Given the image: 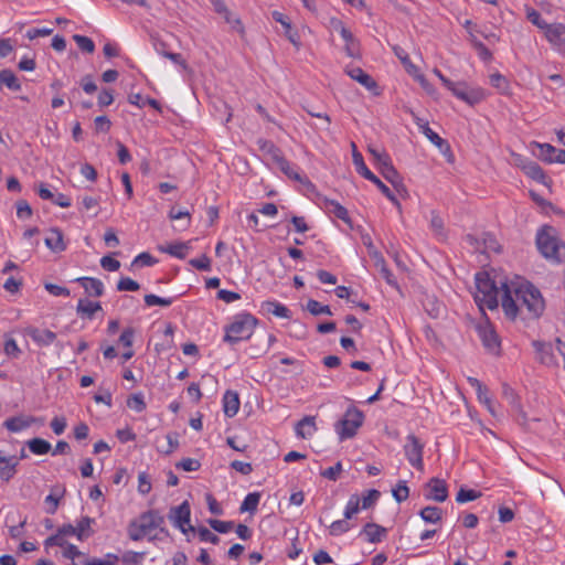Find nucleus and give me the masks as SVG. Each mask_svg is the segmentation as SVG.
<instances>
[{"label": "nucleus", "mask_w": 565, "mask_h": 565, "mask_svg": "<svg viewBox=\"0 0 565 565\" xmlns=\"http://www.w3.org/2000/svg\"><path fill=\"white\" fill-rule=\"evenodd\" d=\"M102 310V305L98 301H90L87 299H79L76 312L78 316L93 319L97 311Z\"/></svg>", "instance_id": "obj_26"}, {"label": "nucleus", "mask_w": 565, "mask_h": 565, "mask_svg": "<svg viewBox=\"0 0 565 565\" xmlns=\"http://www.w3.org/2000/svg\"><path fill=\"white\" fill-rule=\"evenodd\" d=\"M478 334L482 341L484 349L495 356L501 355V340L492 324L487 320L477 327Z\"/></svg>", "instance_id": "obj_7"}, {"label": "nucleus", "mask_w": 565, "mask_h": 565, "mask_svg": "<svg viewBox=\"0 0 565 565\" xmlns=\"http://www.w3.org/2000/svg\"><path fill=\"white\" fill-rule=\"evenodd\" d=\"M536 246L540 253L555 263H561L563 258L562 250L565 245L555 236V228L550 225L541 227L536 234Z\"/></svg>", "instance_id": "obj_2"}, {"label": "nucleus", "mask_w": 565, "mask_h": 565, "mask_svg": "<svg viewBox=\"0 0 565 565\" xmlns=\"http://www.w3.org/2000/svg\"><path fill=\"white\" fill-rule=\"evenodd\" d=\"M352 148V159L353 163L356 168V171L363 177L367 178L372 173V171L365 166L362 154L358 151L356 145L351 142Z\"/></svg>", "instance_id": "obj_35"}, {"label": "nucleus", "mask_w": 565, "mask_h": 565, "mask_svg": "<svg viewBox=\"0 0 565 565\" xmlns=\"http://www.w3.org/2000/svg\"><path fill=\"white\" fill-rule=\"evenodd\" d=\"M524 173L531 179L542 183L547 184L548 177L545 174L541 166L534 161L526 162L522 167Z\"/></svg>", "instance_id": "obj_27"}, {"label": "nucleus", "mask_w": 565, "mask_h": 565, "mask_svg": "<svg viewBox=\"0 0 565 565\" xmlns=\"http://www.w3.org/2000/svg\"><path fill=\"white\" fill-rule=\"evenodd\" d=\"M92 523H94V519L89 518V516H83L78 523H77V526H75L76 529V536L78 540H84V539H87L88 536L92 535L93 531L90 530V525Z\"/></svg>", "instance_id": "obj_39"}, {"label": "nucleus", "mask_w": 565, "mask_h": 565, "mask_svg": "<svg viewBox=\"0 0 565 565\" xmlns=\"http://www.w3.org/2000/svg\"><path fill=\"white\" fill-rule=\"evenodd\" d=\"M540 149L537 157L548 163H553V157L556 152V148L550 143H536Z\"/></svg>", "instance_id": "obj_46"}, {"label": "nucleus", "mask_w": 565, "mask_h": 565, "mask_svg": "<svg viewBox=\"0 0 565 565\" xmlns=\"http://www.w3.org/2000/svg\"><path fill=\"white\" fill-rule=\"evenodd\" d=\"M502 288H503V295H502V303L501 305H502L503 311L508 318H510L511 320H514L516 318L519 311H521V308L518 305L519 301L516 300V297L515 298L512 297L511 290L507 282H502Z\"/></svg>", "instance_id": "obj_14"}, {"label": "nucleus", "mask_w": 565, "mask_h": 565, "mask_svg": "<svg viewBox=\"0 0 565 565\" xmlns=\"http://www.w3.org/2000/svg\"><path fill=\"white\" fill-rule=\"evenodd\" d=\"M480 497H481V492H479V491L471 490V489L467 490V489L461 488L457 493L456 501L458 503H466L468 501H473Z\"/></svg>", "instance_id": "obj_50"}, {"label": "nucleus", "mask_w": 565, "mask_h": 565, "mask_svg": "<svg viewBox=\"0 0 565 565\" xmlns=\"http://www.w3.org/2000/svg\"><path fill=\"white\" fill-rule=\"evenodd\" d=\"M191 509L188 501H183L178 507H172L169 511L168 518L172 523L179 527L183 533L188 531H195V527L190 525Z\"/></svg>", "instance_id": "obj_9"}, {"label": "nucleus", "mask_w": 565, "mask_h": 565, "mask_svg": "<svg viewBox=\"0 0 565 565\" xmlns=\"http://www.w3.org/2000/svg\"><path fill=\"white\" fill-rule=\"evenodd\" d=\"M73 40L76 42L77 46L83 52L88 53V54L94 53L95 44L92 41V39H89L85 35L75 34V35H73Z\"/></svg>", "instance_id": "obj_45"}, {"label": "nucleus", "mask_w": 565, "mask_h": 565, "mask_svg": "<svg viewBox=\"0 0 565 565\" xmlns=\"http://www.w3.org/2000/svg\"><path fill=\"white\" fill-rule=\"evenodd\" d=\"M0 83L14 92L21 89V84L15 74L11 70L6 68L0 71Z\"/></svg>", "instance_id": "obj_34"}, {"label": "nucleus", "mask_w": 565, "mask_h": 565, "mask_svg": "<svg viewBox=\"0 0 565 565\" xmlns=\"http://www.w3.org/2000/svg\"><path fill=\"white\" fill-rule=\"evenodd\" d=\"M544 36L559 52L565 53V24L551 23Z\"/></svg>", "instance_id": "obj_13"}, {"label": "nucleus", "mask_w": 565, "mask_h": 565, "mask_svg": "<svg viewBox=\"0 0 565 565\" xmlns=\"http://www.w3.org/2000/svg\"><path fill=\"white\" fill-rule=\"evenodd\" d=\"M139 522L141 523V529H143L147 534L153 529H159L161 533L169 535V531L163 526L164 518L157 510L143 512L139 516Z\"/></svg>", "instance_id": "obj_11"}, {"label": "nucleus", "mask_w": 565, "mask_h": 565, "mask_svg": "<svg viewBox=\"0 0 565 565\" xmlns=\"http://www.w3.org/2000/svg\"><path fill=\"white\" fill-rule=\"evenodd\" d=\"M114 95L111 88H103L98 95V105L100 108L111 105Z\"/></svg>", "instance_id": "obj_64"}, {"label": "nucleus", "mask_w": 565, "mask_h": 565, "mask_svg": "<svg viewBox=\"0 0 565 565\" xmlns=\"http://www.w3.org/2000/svg\"><path fill=\"white\" fill-rule=\"evenodd\" d=\"M296 435L300 438L310 437L316 430V422L313 416H305L301 420H299L295 427Z\"/></svg>", "instance_id": "obj_25"}, {"label": "nucleus", "mask_w": 565, "mask_h": 565, "mask_svg": "<svg viewBox=\"0 0 565 565\" xmlns=\"http://www.w3.org/2000/svg\"><path fill=\"white\" fill-rule=\"evenodd\" d=\"M345 73L354 81L359 82L366 89L373 90L377 88L376 82L365 73L361 67H353L345 70Z\"/></svg>", "instance_id": "obj_20"}, {"label": "nucleus", "mask_w": 565, "mask_h": 565, "mask_svg": "<svg viewBox=\"0 0 565 565\" xmlns=\"http://www.w3.org/2000/svg\"><path fill=\"white\" fill-rule=\"evenodd\" d=\"M262 308L264 310H266L267 312H271L276 317L287 318V319L290 318V310L286 306L281 305L277 301H265V302H263Z\"/></svg>", "instance_id": "obj_33"}, {"label": "nucleus", "mask_w": 565, "mask_h": 565, "mask_svg": "<svg viewBox=\"0 0 565 565\" xmlns=\"http://www.w3.org/2000/svg\"><path fill=\"white\" fill-rule=\"evenodd\" d=\"M366 180L374 183L379 190L398 209L401 210V203L394 195V193L390 190L387 185H385L373 172L370 174V177L365 178Z\"/></svg>", "instance_id": "obj_32"}, {"label": "nucleus", "mask_w": 565, "mask_h": 565, "mask_svg": "<svg viewBox=\"0 0 565 565\" xmlns=\"http://www.w3.org/2000/svg\"><path fill=\"white\" fill-rule=\"evenodd\" d=\"M381 493L376 489H371L365 492L362 497V509H369L375 504Z\"/></svg>", "instance_id": "obj_59"}, {"label": "nucleus", "mask_w": 565, "mask_h": 565, "mask_svg": "<svg viewBox=\"0 0 565 565\" xmlns=\"http://www.w3.org/2000/svg\"><path fill=\"white\" fill-rule=\"evenodd\" d=\"M476 287L477 292L475 295V301L479 306V309L481 311H483L484 307L490 310L497 309L499 306V288L488 273L480 271L476 275Z\"/></svg>", "instance_id": "obj_1"}, {"label": "nucleus", "mask_w": 565, "mask_h": 565, "mask_svg": "<svg viewBox=\"0 0 565 565\" xmlns=\"http://www.w3.org/2000/svg\"><path fill=\"white\" fill-rule=\"evenodd\" d=\"M127 406L140 413L146 409V403L141 393L132 394L127 399Z\"/></svg>", "instance_id": "obj_51"}, {"label": "nucleus", "mask_w": 565, "mask_h": 565, "mask_svg": "<svg viewBox=\"0 0 565 565\" xmlns=\"http://www.w3.org/2000/svg\"><path fill=\"white\" fill-rule=\"evenodd\" d=\"M393 51H394L395 55L401 60V62L405 66L406 71L409 74H415V72L417 71V67L411 62L408 54L405 52V50L402 49L401 46L396 45L393 47Z\"/></svg>", "instance_id": "obj_43"}, {"label": "nucleus", "mask_w": 565, "mask_h": 565, "mask_svg": "<svg viewBox=\"0 0 565 565\" xmlns=\"http://www.w3.org/2000/svg\"><path fill=\"white\" fill-rule=\"evenodd\" d=\"M457 98L473 106L484 98V92L481 88H469L466 83H454L449 89Z\"/></svg>", "instance_id": "obj_10"}, {"label": "nucleus", "mask_w": 565, "mask_h": 565, "mask_svg": "<svg viewBox=\"0 0 565 565\" xmlns=\"http://www.w3.org/2000/svg\"><path fill=\"white\" fill-rule=\"evenodd\" d=\"M363 420L364 415L359 408L354 406L348 408L343 418L335 424V431L339 435V439L345 440L354 437L359 427L362 426Z\"/></svg>", "instance_id": "obj_6"}, {"label": "nucleus", "mask_w": 565, "mask_h": 565, "mask_svg": "<svg viewBox=\"0 0 565 565\" xmlns=\"http://www.w3.org/2000/svg\"><path fill=\"white\" fill-rule=\"evenodd\" d=\"M271 15L276 22H278L282 25V29H285V35L290 41V43L296 49H299L301 45L300 40H299V34L297 31L292 30L291 23L288 20V18L278 11H274L271 13Z\"/></svg>", "instance_id": "obj_15"}, {"label": "nucleus", "mask_w": 565, "mask_h": 565, "mask_svg": "<svg viewBox=\"0 0 565 565\" xmlns=\"http://www.w3.org/2000/svg\"><path fill=\"white\" fill-rule=\"evenodd\" d=\"M189 264L198 270L211 269V259L206 255H202L200 258H192Z\"/></svg>", "instance_id": "obj_63"}, {"label": "nucleus", "mask_w": 565, "mask_h": 565, "mask_svg": "<svg viewBox=\"0 0 565 565\" xmlns=\"http://www.w3.org/2000/svg\"><path fill=\"white\" fill-rule=\"evenodd\" d=\"M324 206L335 217L342 220L347 224H351V218L349 216L348 210L343 205H341L339 202H337L334 200H330V199H324Z\"/></svg>", "instance_id": "obj_29"}, {"label": "nucleus", "mask_w": 565, "mask_h": 565, "mask_svg": "<svg viewBox=\"0 0 565 565\" xmlns=\"http://www.w3.org/2000/svg\"><path fill=\"white\" fill-rule=\"evenodd\" d=\"M429 226H430V230L433 231L434 235L438 239L445 241L447 238V231L445 228L444 220L437 211H431Z\"/></svg>", "instance_id": "obj_30"}, {"label": "nucleus", "mask_w": 565, "mask_h": 565, "mask_svg": "<svg viewBox=\"0 0 565 565\" xmlns=\"http://www.w3.org/2000/svg\"><path fill=\"white\" fill-rule=\"evenodd\" d=\"M224 414L227 417H234L239 409V397L236 392L226 391L223 396Z\"/></svg>", "instance_id": "obj_24"}, {"label": "nucleus", "mask_w": 565, "mask_h": 565, "mask_svg": "<svg viewBox=\"0 0 565 565\" xmlns=\"http://www.w3.org/2000/svg\"><path fill=\"white\" fill-rule=\"evenodd\" d=\"M209 525L218 533H227L234 527V522L232 521H221L217 519H210L207 521Z\"/></svg>", "instance_id": "obj_49"}, {"label": "nucleus", "mask_w": 565, "mask_h": 565, "mask_svg": "<svg viewBox=\"0 0 565 565\" xmlns=\"http://www.w3.org/2000/svg\"><path fill=\"white\" fill-rule=\"evenodd\" d=\"M420 518L427 523H437L441 520L443 510L438 507H425L419 512Z\"/></svg>", "instance_id": "obj_37"}, {"label": "nucleus", "mask_w": 565, "mask_h": 565, "mask_svg": "<svg viewBox=\"0 0 565 565\" xmlns=\"http://www.w3.org/2000/svg\"><path fill=\"white\" fill-rule=\"evenodd\" d=\"M117 289L119 291H137L140 289V285L136 280L125 277L118 281Z\"/></svg>", "instance_id": "obj_61"}, {"label": "nucleus", "mask_w": 565, "mask_h": 565, "mask_svg": "<svg viewBox=\"0 0 565 565\" xmlns=\"http://www.w3.org/2000/svg\"><path fill=\"white\" fill-rule=\"evenodd\" d=\"M394 499L401 503L405 501L409 495V489L405 481H399L396 487L392 490Z\"/></svg>", "instance_id": "obj_53"}, {"label": "nucleus", "mask_w": 565, "mask_h": 565, "mask_svg": "<svg viewBox=\"0 0 565 565\" xmlns=\"http://www.w3.org/2000/svg\"><path fill=\"white\" fill-rule=\"evenodd\" d=\"M490 83L493 87L498 88L501 93H505L509 88V82L500 73H494L490 75Z\"/></svg>", "instance_id": "obj_56"}, {"label": "nucleus", "mask_w": 565, "mask_h": 565, "mask_svg": "<svg viewBox=\"0 0 565 565\" xmlns=\"http://www.w3.org/2000/svg\"><path fill=\"white\" fill-rule=\"evenodd\" d=\"M38 420L39 419L33 416L20 415L8 418L3 423V426L11 433H18L29 428L33 423H36Z\"/></svg>", "instance_id": "obj_17"}, {"label": "nucleus", "mask_w": 565, "mask_h": 565, "mask_svg": "<svg viewBox=\"0 0 565 565\" xmlns=\"http://www.w3.org/2000/svg\"><path fill=\"white\" fill-rule=\"evenodd\" d=\"M259 149L269 154L275 163L278 162V158H282L281 150L270 140L259 139L257 141Z\"/></svg>", "instance_id": "obj_36"}, {"label": "nucleus", "mask_w": 565, "mask_h": 565, "mask_svg": "<svg viewBox=\"0 0 565 565\" xmlns=\"http://www.w3.org/2000/svg\"><path fill=\"white\" fill-rule=\"evenodd\" d=\"M372 259L374 260L375 267L380 269L382 277L386 280L388 285L392 287L398 288L397 281L394 278L391 270L387 268L384 257L380 252L372 253Z\"/></svg>", "instance_id": "obj_22"}, {"label": "nucleus", "mask_w": 565, "mask_h": 565, "mask_svg": "<svg viewBox=\"0 0 565 565\" xmlns=\"http://www.w3.org/2000/svg\"><path fill=\"white\" fill-rule=\"evenodd\" d=\"M416 122L420 128L422 132L437 147L439 143H443V138L430 129L428 121H424L420 118H416Z\"/></svg>", "instance_id": "obj_41"}, {"label": "nucleus", "mask_w": 565, "mask_h": 565, "mask_svg": "<svg viewBox=\"0 0 565 565\" xmlns=\"http://www.w3.org/2000/svg\"><path fill=\"white\" fill-rule=\"evenodd\" d=\"M45 245L53 252H63L66 245L63 241V233L60 228L53 227L49 231V235L45 238Z\"/></svg>", "instance_id": "obj_23"}, {"label": "nucleus", "mask_w": 565, "mask_h": 565, "mask_svg": "<svg viewBox=\"0 0 565 565\" xmlns=\"http://www.w3.org/2000/svg\"><path fill=\"white\" fill-rule=\"evenodd\" d=\"M195 531L202 542H210L215 545L220 543V537L212 533L207 527L199 526Z\"/></svg>", "instance_id": "obj_57"}, {"label": "nucleus", "mask_w": 565, "mask_h": 565, "mask_svg": "<svg viewBox=\"0 0 565 565\" xmlns=\"http://www.w3.org/2000/svg\"><path fill=\"white\" fill-rule=\"evenodd\" d=\"M307 310L312 316H319V315H329V316H331L332 315L331 309H330L329 306H327V305L323 306L319 301L313 300V299H310L307 302Z\"/></svg>", "instance_id": "obj_44"}, {"label": "nucleus", "mask_w": 565, "mask_h": 565, "mask_svg": "<svg viewBox=\"0 0 565 565\" xmlns=\"http://www.w3.org/2000/svg\"><path fill=\"white\" fill-rule=\"evenodd\" d=\"M175 467L178 469H182L184 471H196L200 469L201 467V463L199 460L196 459H192V458H184L182 459L181 461L177 462Z\"/></svg>", "instance_id": "obj_62"}, {"label": "nucleus", "mask_w": 565, "mask_h": 565, "mask_svg": "<svg viewBox=\"0 0 565 565\" xmlns=\"http://www.w3.org/2000/svg\"><path fill=\"white\" fill-rule=\"evenodd\" d=\"M428 492L425 494L427 499L436 502H444L448 498V487L445 480L439 478H431L426 483Z\"/></svg>", "instance_id": "obj_12"}, {"label": "nucleus", "mask_w": 565, "mask_h": 565, "mask_svg": "<svg viewBox=\"0 0 565 565\" xmlns=\"http://www.w3.org/2000/svg\"><path fill=\"white\" fill-rule=\"evenodd\" d=\"M369 152L372 154L383 178L388 181L401 195L406 196L407 189L403 182V178L392 164L391 157L385 151H379L371 146L369 147Z\"/></svg>", "instance_id": "obj_4"}, {"label": "nucleus", "mask_w": 565, "mask_h": 565, "mask_svg": "<svg viewBox=\"0 0 565 565\" xmlns=\"http://www.w3.org/2000/svg\"><path fill=\"white\" fill-rule=\"evenodd\" d=\"M360 510V498L356 494L350 497L344 511V518L350 520Z\"/></svg>", "instance_id": "obj_52"}, {"label": "nucleus", "mask_w": 565, "mask_h": 565, "mask_svg": "<svg viewBox=\"0 0 565 565\" xmlns=\"http://www.w3.org/2000/svg\"><path fill=\"white\" fill-rule=\"evenodd\" d=\"M28 447L34 455H45L51 450L50 443L39 437L29 440Z\"/></svg>", "instance_id": "obj_38"}, {"label": "nucleus", "mask_w": 565, "mask_h": 565, "mask_svg": "<svg viewBox=\"0 0 565 565\" xmlns=\"http://www.w3.org/2000/svg\"><path fill=\"white\" fill-rule=\"evenodd\" d=\"M361 534L365 535L367 542L376 544L386 536L387 529L377 523L369 522L363 526Z\"/></svg>", "instance_id": "obj_16"}, {"label": "nucleus", "mask_w": 565, "mask_h": 565, "mask_svg": "<svg viewBox=\"0 0 565 565\" xmlns=\"http://www.w3.org/2000/svg\"><path fill=\"white\" fill-rule=\"evenodd\" d=\"M156 50L158 53H160L162 56L171 60L173 63L180 65L182 68L186 70L188 64L185 60L182 57L180 53H172L167 50V44L164 42H159L156 44Z\"/></svg>", "instance_id": "obj_31"}, {"label": "nucleus", "mask_w": 565, "mask_h": 565, "mask_svg": "<svg viewBox=\"0 0 565 565\" xmlns=\"http://www.w3.org/2000/svg\"><path fill=\"white\" fill-rule=\"evenodd\" d=\"M75 281H77L89 296L100 297L104 294V284L97 278L79 277L76 278Z\"/></svg>", "instance_id": "obj_19"}, {"label": "nucleus", "mask_w": 565, "mask_h": 565, "mask_svg": "<svg viewBox=\"0 0 565 565\" xmlns=\"http://www.w3.org/2000/svg\"><path fill=\"white\" fill-rule=\"evenodd\" d=\"M423 451L424 444L415 435H408L404 445V452L408 462L419 471L424 470Z\"/></svg>", "instance_id": "obj_8"}, {"label": "nucleus", "mask_w": 565, "mask_h": 565, "mask_svg": "<svg viewBox=\"0 0 565 565\" xmlns=\"http://www.w3.org/2000/svg\"><path fill=\"white\" fill-rule=\"evenodd\" d=\"M188 248L186 243H174L170 244L167 247H161L160 250L164 252L171 256L183 259L186 256L185 249Z\"/></svg>", "instance_id": "obj_42"}, {"label": "nucleus", "mask_w": 565, "mask_h": 565, "mask_svg": "<svg viewBox=\"0 0 565 565\" xmlns=\"http://www.w3.org/2000/svg\"><path fill=\"white\" fill-rule=\"evenodd\" d=\"M260 500V494L258 492L248 493L243 503L241 504L239 511L241 512H255L257 510V505Z\"/></svg>", "instance_id": "obj_40"}, {"label": "nucleus", "mask_w": 565, "mask_h": 565, "mask_svg": "<svg viewBox=\"0 0 565 565\" xmlns=\"http://www.w3.org/2000/svg\"><path fill=\"white\" fill-rule=\"evenodd\" d=\"M128 534L130 540L140 541L143 536L147 535L143 529H141V523L138 521L130 522L128 526Z\"/></svg>", "instance_id": "obj_55"}, {"label": "nucleus", "mask_w": 565, "mask_h": 565, "mask_svg": "<svg viewBox=\"0 0 565 565\" xmlns=\"http://www.w3.org/2000/svg\"><path fill=\"white\" fill-rule=\"evenodd\" d=\"M110 127H111V121L109 120V118L107 116H104V115L97 116L94 119V128H95L96 134L108 132L110 130Z\"/></svg>", "instance_id": "obj_60"}, {"label": "nucleus", "mask_w": 565, "mask_h": 565, "mask_svg": "<svg viewBox=\"0 0 565 565\" xmlns=\"http://www.w3.org/2000/svg\"><path fill=\"white\" fill-rule=\"evenodd\" d=\"M276 164L278 166L280 171L284 174H286L289 179L303 184L312 185L311 182L307 178H303L298 172V169H295L285 157L278 158V162Z\"/></svg>", "instance_id": "obj_21"}, {"label": "nucleus", "mask_w": 565, "mask_h": 565, "mask_svg": "<svg viewBox=\"0 0 565 565\" xmlns=\"http://www.w3.org/2000/svg\"><path fill=\"white\" fill-rule=\"evenodd\" d=\"M424 307L428 315L433 318H438L444 312L443 303L438 302L436 299L427 298Z\"/></svg>", "instance_id": "obj_47"}, {"label": "nucleus", "mask_w": 565, "mask_h": 565, "mask_svg": "<svg viewBox=\"0 0 565 565\" xmlns=\"http://www.w3.org/2000/svg\"><path fill=\"white\" fill-rule=\"evenodd\" d=\"M514 295L516 300L520 301L521 311L523 308L527 311L526 318L536 319L539 318L545 308L544 300L542 295L537 288H535L532 284L526 282L520 285L515 290Z\"/></svg>", "instance_id": "obj_3"}, {"label": "nucleus", "mask_w": 565, "mask_h": 565, "mask_svg": "<svg viewBox=\"0 0 565 565\" xmlns=\"http://www.w3.org/2000/svg\"><path fill=\"white\" fill-rule=\"evenodd\" d=\"M329 529L331 535L338 536L343 533H347L351 529V526L350 523L348 522V519L344 518L343 520L332 522Z\"/></svg>", "instance_id": "obj_48"}, {"label": "nucleus", "mask_w": 565, "mask_h": 565, "mask_svg": "<svg viewBox=\"0 0 565 565\" xmlns=\"http://www.w3.org/2000/svg\"><path fill=\"white\" fill-rule=\"evenodd\" d=\"M526 18L534 24L536 25L539 29L543 30L544 33L546 32V30L551 26V23H547L545 22L542 18H541V14L532 9L531 11L527 12V15Z\"/></svg>", "instance_id": "obj_58"}, {"label": "nucleus", "mask_w": 565, "mask_h": 565, "mask_svg": "<svg viewBox=\"0 0 565 565\" xmlns=\"http://www.w3.org/2000/svg\"><path fill=\"white\" fill-rule=\"evenodd\" d=\"M173 298H161L153 294H149L145 296V303L149 307L151 306H162L168 307L173 302Z\"/></svg>", "instance_id": "obj_54"}, {"label": "nucleus", "mask_w": 565, "mask_h": 565, "mask_svg": "<svg viewBox=\"0 0 565 565\" xmlns=\"http://www.w3.org/2000/svg\"><path fill=\"white\" fill-rule=\"evenodd\" d=\"M339 24H340V34H341L342 39L345 41L344 49H345L348 56L353 57V58L360 57L361 53H360L359 42L353 36L352 32L342 24V22H339Z\"/></svg>", "instance_id": "obj_18"}, {"label": "nucleus", "mask_w": 565, "mask_h": 565, "mask_svg": "<svg viewBox=\"0 0 565 565\" xmlns=\"http://www.w3.org/2000/svg\"><path fill=\"white\" fill-rule=\"evenodd\" d=\"M28 333L31 339L40 345H50L56 339V334L51 330H40L38 328H32Z\"/></svg>", "instance_id": "obj_28"}, {"label": "nucleus", "mask_w": 565, "mask_h": 565, "mask_svg": "<svg viewBox=\"0 0 565 565\" xmlns=\"http://www.w3.org/2000/svg\"><path fill=\"white\" fill-rule=\"evenodd\" d=\"M258 320L250 313H239L234 321L225 328L224 341L235 344L239 341L247 340L254 332Z\"/></svg>", "instance_id": "obj_5"}]
</instances>
